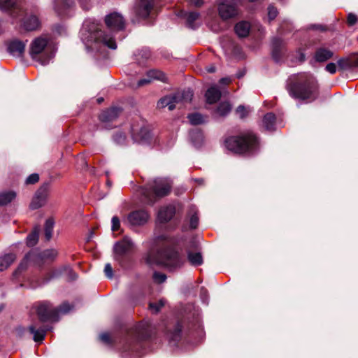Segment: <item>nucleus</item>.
Returning a JSON list of instances; mask_svg holds the SVG:
<instances>
[{"label":"nucleus","mask_w":358,"mask_h":358,"mask_svg":"<svg viewBox=\"0 0 358 358\" xmlns=\"http://www.w3.org/2000/svg\"><path fill=\"white\" fill-rule=\"evenodd\" d=\"M113 140L117 144L122 145L125 142L126 136L123 133L119 132L113 136Z\"/></svg>","instance_id":"obj_47"},{"label":"nucleus","mask_w":358,"mask_h":358,"mask_svg":"<svg viewBox=\"0 0 358 358\" xmlns=\"http://www.w3.org/2000/svg\"><path fill=\"white\" fill-rule=\"evenodd\" d=\"M15 197L14 192H4L0 194V206H5L11 202Z\"/></svg>","instance_id":"obj_37"},{"label":"nucleus","mask_w":358,"mask_h":358,"mask_svg":"<svg viewBox=\"0 0 358 358\" xmlns=\"http://www.w3.org/2000/svg\"><path fill=\"white\" fill-rule=\"evenodd\" d=\"M188 215L189 217V224L192 229H196L199 224V217L197 209L194 206L189 208Z\"/></svg>","instance_id":"obj_34"},{"label":"nucleus","mask_w":358,"mask_h":358,"mask_svg":"<svg viewBox=\"0 0 358 358\" xmlns=\"http://www.w3.org/2000/svg\"><path fill=\"white\" fill-rule=\"evenodd\" d=\"M357 20H358V18H357V15H355L354 13H350L348 15L347 22H348V24L349 26L355 25L357 23Z\"/></svg>","instance_id":"obj_49"},{"label":"nucleus","mask_w":358,"mask_h":358,"mask_svg":"<svg viewBox=\"0 0 358 358\" xmlns=\"http://www.w3.org/2000/svg\"><path fill=\"white\" fill-rule=\"evenodd\" d=\"M15 255L10 253L0 257V271L7 269L15 261Z\"/></svg>","instance_id":"obj_33"},{"label":"nucleus","mask_w":358,"mask_h":358,"mask_svg":"<svg viewBox=\"0 0 358 358\" xmlns=\"http://www.w3.org/2000/svg\"><path fill=\"white\" fill-rule=\"evenodd\" d=\"M100 340L107 344H109L111 343V339L110 337V335L108 333H102L99 335Z\"/></svg>","instance_id":"obj_53"},{"label":"nucleus","mask_w":358,"mask_h":358,"mask_svg":"<svg viewBox=\"0 0 358 358\" xmlns=\"http://www.w3.org/2000/svg\"><path fill=\"white\" fill-rule=\"evenodd\" d=\"M176 208L173 205H169L160 208L157 214V219L160 222H169L175 215Z\"/></svg>","instance_id":"obj_21"},{"label":"nucleus","mask_w":358,"mask_h":358,"mask_svg":"<svg viewBox=\"0 0 358 358\" xmlns=\"http://www.w3.org/2000/svg\"><path fill=\"white\" fill-rule=\"evenodd\" d=\"M121 112L120 108L114 107L103 111L99 115V120L103 122H112L115 120Z\"/></svg>","instance_id":"obj_22"},{"label":"nucleus","mask_w":358,"mask_h":358,"mask_svg":"<svg viewBox=\"0 0 358 358\" xmlns=\"http://www.w3.org/2000/svg\"><path fill=\"white\" fill-rule=\"evenodd\" d=\"M39 20L35 15H31L27 17L23 22V27L27 31L35 30L39 27Z\"/></svg>","instance_id":"obj_30"},{"label":"nucleus","mask_w":358,"mask_h":358,"mask_svg":"<svg viewBox=\"0 0 358 358\" xmlns=\"http://www.w3.org/2000/svg\"><path fill=\"white\" fill-rule=\"evenodd\" d=\"M48 195V185L41 186L36 192L35 196L30 203L32 209H37L45 205Z\"/></svg>","instance_id":"obj_18"},{"label":"nucleus","mask_w":358,"mask_h":358,"mask_svg":"<svg viewBox=\"0 0 358 358\" xmlns=\"http://www.w3.org/2000/svg\"><path fill=\"white\" fill-rule=\"evenodd\" d=\"M153 8V0H136L134 7L136 15L141 18L148 17Z\"/></svg>","instance_id":"obj_17"},{"label":"nucleus","mask_w":358,"mask_h":358,"mask_svg":"<svg viewBox=\"0 0 358 358\" xmlns=\"http://www.w3.org/2000/svg\"><path fill=\"white\" fill-rule=\"evenodd\" d=\"M234 30L238 37H246L250 33V24L246 21L239 22L235 25Z\"/></svg>","instance_id":"obj_24"},{"label":"nucleus","mask_w":358,"mask_h":358,"mask_svg":"<svg viewBox=\"0 0 358 358\" xmlns=\"http://www.w3.org/2000/svg\"><path fill=\"white\" fill-rule=\"evenodd\" d=\"M187 258L191 264L199 266L203 263V257L200 252H188Z\"/></svg>","instance_id":"obj_35"},{"label":"nucleus","mask_w":358,"mask_h":358,"mask_svg":"<svg viewBox=\"0 0 358 358\" xmlns=\"http://www.w3.org/2000/svg\"><path fill=\"white\" fill-rule=\"evenodd\" d=\"M26 43L17 39H13L8 42V52L13 57H21L24 52Z\"/></svg>","instance_id":"obj_19"},{"label":"nucleus","mask_w":358,"mask_h":358,"mask_svg":"<svg viewBox=\"0 0 358 358\" xmlns=\"http://www.w3.org/2000/svg\"><path fill=\"white\" fill-rule=\"evenodd\" d=\"M189 137L192 143L196 148L200 147L203 141V135L199 129L190 131Z\"/></svg>","instance_id":"obj_32"},{"label":"nucleus","mask_w":358,"mask_h":358,"mask_svg":"<svg viewBox=\"0 0 358 358\" xmlns=\"http://www.w3.org/2000/svg\"><path fill=\"white\" fill-rule=\"evenodd\" d=\"M133 247L131 239L127 236L121 241L116 242L113 246L114 257L120 260L124 255L128 253Z\"/></svg>","instance_id":"obj_12"},{"label":"nucleus","mask_w":358,"mask_h":358,"mask_svg":"<svg viewBox=\"0 0 358 358\" xmlns=\"http://www.w3.org/2000/svg\"><path fill=\"white\" fill-rule=\"evenodd\" d=\"M336 69L337 68L336 64L332 62L329 63L325 67V70L331 74L335 73L336 72Z\"/></svg>","instance_id":"obj_52"},{"label":"nucleus","mask_w":358,"mask_h":358,"mask_svg":"<svg viewBox=\"0 0 358 358\" xmlns=\"http://www.w3.org/2000/svg\"><path fill=\"white\" fill-rule=\"evenodd\" d=\"M62 273H66L68 275V278L70 280H74L77 278V274L75 273L71 268L69 266H64L54 271L48 278L43 280L41 282H38L36 285H31L32 288H36L38 286H41L48 282L51 279L59 277Z\"/></svg>","instance_id":"obj_16"},{"label":"nucleus","mask_w":358,"mask_h":358,"mask_svg":"<svg viewBox=\"0 0 358 358\" xmlns=\"http://www.w3.org/2000/svg\"><path fill=\"white\" fill-rule=\"evenodd\" d=\"M105 23L107 27L113 31H120L124 28V17L118 13L107 15L105 17Z\"/></svg>","instance_id":"obj_15"},{"label":"nucleus","mask_w":358,"mask_h":358,"mask_svg":"<svg viewBox=\"0 0 358 358\" xmlns=\"http://www.w3.org/2000/svg\"><path fill=\"white\" fill-rule=\"evenodd\" d=\"M192 1H194V3L196 6H200L203 3L202 0H192Z\"/></svg>","instance_id":"obj_58"},{"label":"nucleus","mask_w":358,"mask_h":358,"mask_svg":"<svg viewBox=\"0 0 358 358\" xmlns=\"http://www.w3.org/2000/svg\"><path fill=\"white\" fill-rule=\"evenodd\" d=\"M231 82V79L229 78H222L220 80V83L223 85H227Z\"/></svg>","instance_id":"obj_56"},{"label":"nucleus","mask_w":358,"mask_h":358,"mask_svg":"<svg viewBox=\"0 0 358 358\" xmlns=\"http://www.w3.org/2000/svg\"><path fill=\"white\" fill-rule=\"evenodd\" d=\"M222 92L217 85H213L208 89L205 94L206 101L209 104L216 103L221 97Z\"/></svg>","instance_id":"obj_23"},{"label":"nucleus","mask_w":358,"mask_h":358,"mask_svg":"<svg viewBox=\"0 0 358 358\" xmlns=\"http://www.w3.org/2000/svg\"><path fill=\"white\" fill-rule=\"evenodd\" d=\"M129 338H127L124 341L123 346V351L133 352L136 349L138 345V341L144 339L147 336L146 327L143 324H138L136 325L129 334Z\"/></svg>","instance_id":"obj_10"},{"label":"nucleus","mask_w":358,"mask_h":358,"mask_svg":"<svg viewBox=\"0 0 358 358\" xmlns=\"http://www.w3.org/2000/svg\"><path fill=\"white\" fill-rule=\"evenodd\" d=\"M149 218L150 215L146 210H138L130 213L125 222L131 226H142L148 222Z\"/></svg>","instance_id":"obj_13"},{"label":"nucleus","mask_w":358,"mask_h":358,"mask_svg":"<svg viewBox=\"0 0 358 358\" xmlns=\"http://www.w3.org/2000/svg\"><path fill=\"white\" fill-rule=\"evenodd\" d=\"M240 118H245L249 113V110L244 106H239L236 110Z\"/></svg>","instance_id":"obj_46"},{"label":"nucleus","mask_w":358,"mask_h":358,"mask_svg":"<svg viewBox=\"0 0 358 358\" xmlns=\"http://www.w3.org/2000/svg\"><path fill=\"white\" fill-rule=\"evenodd\" d=\"M233 1L232 0H231ZM218 11L220 16L223 20H228L236 17L238 15L237 7L234 3L229 0H221L219 4Z\"/></svg>","instance_id":"obj_14"},{"label":"nucleus","mask_w":358,"mask_h":358,"mask_svg":"<svg viewBox=\"0 0 358 358\" xmlns=\"http://www.w3.org/2000/svg\"><path fill=\"white\" fill-rule=\"evenodd\" d=\"M0 9L10 15L13 23L20 20V17L24 13L22 6L17 0H0Z\"/></svg>","instance_id":"obj_11"},{"label":"nucleus","mask_w":358,"mask_h":358,"mask_svg":"<svg viewBox=\"0 0 358 358\" xmlns=\"http://www.w3.org/2000/svg\"><path fill=\"white\" fill-rule=\"evenodd\" d=\"M120 229V220L117 216H113L111 219V230L117 231Z\"/></svg>","instance_id":"obj_45"},{"label":"nucleus","mask_w":358,"mask_h":358,"mask_svg":"<svg viewBox=\"0 0 358 358\" xmlns=\"http://www.w3.org/2000/svg\"><path fill=\"white\" fill-rule=\"evenodd\" d=\"M104 273L108 278L112 279L113 278V271L110 264L108 263L105 265Z\"/></svg>","instance_id":"obj_50"},{"label":"nucleus","mask_w":358,"mask_h":358,"mask_svg":"<svg viewBox=\"0 0 358 358\" xmlns=\"http://www.w3.org/2000/svg\"><path fill=\"white\" fill-rule=\"evenodd\" d=\"M225 146L229 150L238 154H253L259 150V141L252 131H247L239 136L226 139Z\"/></svg>","instance_id":"obj_4"},{"label":"nucleus","mask_w":358,"mask_h":358,"mask_svg":"<svg viewBox=\"0 0 358 358\" xmlns=\"http://www.w3.org/2000/svg\"><path fill=\"white\" fill-rule=\"evenodd\" d=\"M334 55L332 51L327 48H319L315 53V59L318 62H324Z\"/></svg>","instance_id":"obj_26"},{"label":"nucleus","mask_w":358,"mask_h":358,"mask_svg":"<svg viewBox=\"0 0 358 358\" xmlns=\"http://www.w3.org/2000/svg\"><path fill=\"white\" fill-rule=\"evenodd\" d=\"M300 55L302 56V59L304 60V54L300 52Z\"/></svg>","instance_id":"obj_62"},{"label":"nucleus","mask_w":358,"mask_h":358,"mask_svg":"<svg viewBox=\"0 0 358 358\" xmlns=\"http://www.w3.org/2000/svg\"><path fill=\"white\" fill-rule=\"evenodd\" d=\"M231 110V105L229 103V102L223 101L219 104V106L216 110V113L220 116H226L227 115H228L230 113Z\"/></svg>","instance_id":"obj_36"},{"label":"nucleus","mask_w":358,"mask_h":358,"mask_svg":"<svg viewBox=\"0 0 358 358\" xmlns=\"http://www.w3.org/2000/svg\"><path fill=\"white\" fill-rule=\"evenodd\" d=\"M263 126L266 130L273 131L275 130V115L272 113H266L263 118Z\"/></svg>","instance_id":"obj_27"},{"label":"nucleus","mask_w":358,"mask_h":358,"mask_svg":"<svg viewBox=\"0 0 358 358\" xmlns=\"http://www.w3.org/2000/svg\"><path fill=\"white\" fill-rule=\"evenodd\" d=\"M39 180V176L37 173H32L26 179L27 184H34Z\"/></svg>","instance_id":"obj_51"},{"label":"nucleus","mask_w":358,"mask_h":358,"mask_svg":"<svg viewBox=\"0 0 358 358\" xmlns=\"http://www.w3.org/2000/svg\"><path fill=\"white\" fill-rule=\"evenodd\" d=\"M27 245L29 247L35 245L38 241V230L34 229L29 235L27 237Z\"/></svg>","instance_id":"obj_41"},{"label":"nucleus","mask_w":358,"mask_h":358,"mask_svg":"<svg viewBox=\"0 0 358 358\" xmlns=\"http://www.w3.org/2000/svg\"><path fill=\"white\" fill-rule=\"evenodd\" d=\"M103 101V98H99V99H97V101H98V103H101Z\"/></svg>","instance_id":"obj_60"},{"label":"nucleus","mask_w":358,"mask_h":358,"mask_svg":"<svg viewBox=\"0 0 358 358\" xmlns=\"http://www.w3.org/2000/svg\"><path fill=\"white\" fill-rule=\"evenodd\" d=\"M355 64H356V65H357V66H358V57H357V58L356 59V60H355Z\"/></svg>","instance_id":"obj_63"},{"label":"nucleus","mask_w":358,"mask_h":358,"mask_svg":"<svg viewBox=\"0 0 358 358\" xmlns=\"http://www.w3.org/2000/svg\"><path fill=\"white\" fill-rule=\"evenodd\" d=\"M200 297L202 300V301L206 304L208 303V296L207 294V291L202 288L200 292Z\"/></svg>","instance_id":"obj_55"},{"label":"nucleus","mask_w":358,"mask_h":358,"mask_svg":"<svg viewBox=\"0 0 358 358\" xmlns=\"http://www.w3.org/2000/svg\"><path fill=\"white\" fill-rule=\"evenodd\" d=\"M282 46V41L279 38H274L272 41V55L275 62L280 58V51Z\"/></svg>","instance_id":"obj_29"},{"label":"nucleus","mask_w":358,"mask_h":358,"mask_svg":"<svg viewBox=\"0 0 358 358\" xmlns=\"http://www.w3.org/2000/svg\"><path fill=\"white\" fill-rule=\"evenodd\" d=\"M164 304H165V301L164 299H160L157 303H150L149 307H150V309L153 313H157L164 306Z\"/></svg>","instance_id":"obj_42"},{"label":"nucleus","mask_w":358,"mask_h":358,"mask_svg":"<svg viewBox=\"0 0 358 358\" xmlns=\"http://www.w3.org/2000/svg\"><path fill=\"white\" fill-rule=\"evenodd\" d=\"M73 4V0H54V8L59 15H64L66 8Z\"/></svg>","instance_id":"obj_25"},{"label":"nucleus","mask_w":358,"mask_h":358,"mask_svg":"<svg viewBox=\"0 0 358 358\" xmlns=\"http://www.w3.org/2000/svg\"><path fill=\"white\" fill-rule=\"evenodd\" d=\"M187 117L190 123L193 125L200 124L205 122L204 117L196 113L189 115Z\"/></svg>","instance_id":"obj_40"},{"label":"nucleus","mask_w":358,"mask_h":358,"mask_svg":"<svg viewBox=\"0 0 358 358\" xmlns=\"http://www.w3.org/2000/svg\"><path fill=\"white\" fill-rule=\"evenodd\" d=\"M27 329L22 327H18L15 329V334L18 338H22L24 336Z\"/></svg>","instance_id":"obj_54"},{"label":"nucleus","mask_w":358,"mask_h":358,"mask_svg":"<svg viewBox=\"0 0 358 358\" xmlns=\"http://www.w3.org/2000/svg\"><path fill=\"white\" fill-rule=\"evenodd\" d=\"M131 130H132V133H133V134H134V133H135V131H136V129H135L134 128H132V129H131Z\"/></svg>","instance_id":"obj_64"},{"label":"nucleus","mask_w":358,"mask_h":358,"mask_svg":"<svg viewBox=\"0 0 358 358\" xmlns=\"http://www.w3.org/2000/svg\"><path fill=\"white\" fill-rule=\"evenodd\" d=\"M199 13L196 12H190L187 14V24L188 27L195 29L198 27L194 22L199 18Z\"/></svg>","instance_id":"obj_39"},{"label":"nucleus","mask_w":358,"mask_h":358,"mask_svg":"<svg viewBox=\"0 0 358 358\" xmlns=\"http://www.w3.org/2000/svg\"><path fill=\"white\" fill-rule=\"evenodd\" d=\"M80 6L83 8V10H88L90 7V3L89 2H87L86 3H84L83 1H80Z\"/></svg>","instance_id":"obj_57"},{"label":"nucleus","mask_w":358,"mask_h":358,"mask_svg":"<svg viewBox=\"0 0 358 358\" xmlns=\"http://www.w3.org/2000/svg\"><path fill=\"white\" fill-rule=\"evenodd\" d=\"M152 278L154 281L157 283H162L166 280V275L159 272H155L153 273Z\"/></svg>","instance_id":"obj_44"},{"label":"nucleus","mask_w":358,"mask_h":358,"mask_svg":"<svg viewBox=\"0 0 358 358\" xmlns=\"http://www.w3.org/2000/svg\"><path fill=\"white\" fill-rule=\"evenodd\" d=\"M57 255L58 252L55 249H48L43 251L40 254H37L36 252L31 251L25 255L24 258L21 262L17 268L13 273V275L17 276L18 273L24 271L27 268L29 261H35L36 258L38 257L43 261L52 262L56 259Z\"/></svg>","instance_id":"obj_9"},{"label":"nucleus","mask_w":358,"mask_h":358,"mask_svg":"<svg viewBox=\"0 0 358 358\" xmlns=\"http://www.w3.org/2000/svg\"><path fill=\"white\" fill-rule=\"evenodd\" d=\"M29 331L33 335V339L35 342H42L44 340L46 331L44 329H36L34 325L29 327Z\"/></svg>","instance_id":"obj_31"},{"label":"nucleus","mask_w":358,"mask_h":358,"mask_svg":"<svg viewBox=\"0 0 358 358\" xmlns=\"http://www.w3.org/2000/svg\"><path fill=\"white\" fill-rule=\"evenodd\" d=\"M55 48L48 43L46 38H34L29 46V55L31 59L41 65H47L55 56Z\"/></svg>","instance_id":"obj_5"},{"label":"nucleus","mask_w":358,"mask_h":358,"mask_svg":"<svg viewBox=\"0 0 358 358\" xmlns=\"http://www.w3.org/2000/svg\"><path fill=\"white\" fill-rule=\"evenodd\" d=\"M169 243V238L166 235L156 236L154 238V248H161L156 252L150 251L145 257L146 263L149 265L163 266L169 271L180 268L183 264V259L176 250L167 246Z\"/></svg>","instance_id":"obj_2"},{"label":"nucleus","mask_w":358,"mask_h":358,"mask_svg":"<svg viewBox=\"0 0 358 358\" xmlns=\"http://www.w3.org/2000/svg\"><path fill=\"white\" fill-rule=\"evenodd\" d=\"M151 56L150 50L147 48L138 50L135 54V59L140 64L143 65Z\"/></svg>","instance_id":"obj_28"},{"label":"nucleus","mask_w":358,"mask_h":358,"mask_svg":"<svg viewBox=\"0 0 358 358\" xmlns=\"http://www.w3.org/2000/svg\"><path fill=\"white\" fill-rule=\"evenodd\" d=\"M196 181L201 184L203 182V179H196Z\"/></svg>","instance_id":"obj_61"},{"label":"nucleus","mask_w":358,"mask_h":358,"mask_svg":"<svg viewBox=\"0 0 358 358\" xmlns=\"http://www.w3.org/2000/svg\"><path fill=\"white\" fill-rule=\"evenodd\" d=\"M147 78L141 79L138 81L137 86L141 87L151 83L152 80H164L165 75L160 71L150 70L147 73Z\"/></svg>","instance_id":"obj_20"},{"label":"nucleus","mask_w":358,"mask_h":358,"mask_svg":"<svg viewBox=\"0 0 358 358\" xmlns=\"http://www.w3.org/2000/svg\"><path fill=\"white\" fill-rule=\"evenodd\" d=\"M54 220L52 219H48L45 223V237L46 241H50L52 236V231L54 227Z\"/></svg>","instance_id":"obj_38"},{"label":"nucleus","mask_w":358,"mask_h":358,"mask_svg":"<svg viewBox=\"0 0 358 358\" xmlns=\"http://www.w3.org/2000/svg\"><path fill=\"white\" fill-rule=\"evenodd\" d=\"M208 72L213 73L215 71V68L214 66H210L207 69Z\"/></svg>","instance_id":"obj_59"},{"label":"nucleus","mask_w":358,"mask_h":358,"mask_svg":"<svg viewBox=\"0 0 358 358\" xmlns=\"http://www.w3.org/2000/svg\"><path fill=\"white\" fill-rule=\"evenodd\" d=\"M182 331V327L180 324H178L174 329V331L170 335V339L172 341H177L180 338Z\"/></svg>","instance_id":"obj_43"},{"label":"nucleus","mask_w":358,"mask_h":358,"mask_svg":"<svg viewBox=\"0 0 358 358\" xmlns=\"http://www.w3.org/2000/svg\"><path fill=\"white\" fill-rule=\"evenodd\" d=\"M289 95L296 99L313 101L317 96V84L310 74L303 73L299 76L297 80L287 86Z\"/></svg>","instance_id":"obj_3"},{"label":"nucleus","mask_w":358,"mask_h":358,"mask_svg":"<svg viewBox=\"0 0 358 358\" xmlns=\"http://www.w3.org/2000/svg\"><path fill=\"white\" fill-rule=\"evenodd\" d=\"M192 97L193 92L190 89L177 92L159 99L157 102V108L168 107L169 110H172L176 108V104L189 103Z\"/></svg>","instance_id":"obj_8"},{"label":"nucleus","mask_w":358,"mask_h":358,"mask_svg":"<svg viewBox=\"0 0 358 358\" xmlns=\"http://www.w3.org/2000/svg\"><path fill=\"white\" fill-rule=\"evenodd\" d=\"M101 25L94 19H86L80 29V35L88 52L107 55L108 49L115 50L117 44L113 36L101 30Z\"/></svg>","instance_id":"obj_1"},{"label":"nucleus","mask_w":358,"mask_h":358,"mask_svg":"<svg viewBox=\"0 0 358 358\" xmlns=\"http://www.w3.org/2000/svg\"><path fill=\"white\" fill-rule=\"evenodd\" d=\"M171 182L167 178H157L143 190L148 202L152 203L156 198L166 196L171 191Z\"/></svg>","instance_id":"obj_7"},{"label":"nucleus","mask_w":358,"mask_h":358,"mask_svg":"<svg viewBox=\"0 0 358 358\" xmlns=\"http://www.w3.org/2000/svg\"><path fill=\"white\" fill-rule=\"evenodd\" d=\"M72 308L67 302H64L59 308H54L50 302L43 301L37 308V315L42 322L57 321L59 314L68 313Z\"/></svg>","instance_id":"obj_6"},{"label":"nucleus","mask_w":358,"mask_h":358,"mask_svg":"<svg viewBox=\"0 0 358 358\" xmlns=\"http://www.w3.org/2000/svg\"><path fill=\"white\" fill-rule=\"evenodd\" d=\"M278 15V10L277 9L273 6H269L268 8V17L269 20H273Z\"/></svg>","instance_id":"obj_48"}]
</instances>
